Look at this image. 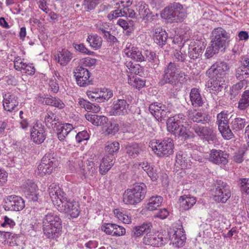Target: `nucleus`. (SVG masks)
<instances>
[{"label": "nucleus", "instance_id": "f257e3e1", "mask_svg": "<svg viewBox=\"0 0 249 249\" xmlns=\"http://www.w3.org/2000/svg\"><path fill=\"white\" fill-rule=\"evenodd\" d=\"M185 74L180 70V66L175 62H170L165 65L159 84L162 86L166 84L175 87L185 81Z\"/></svg>", "mask_w": 249, "mask_h": 249}, {"label": "nucleus", "instance_id": "9b49d317", "mask_svg": "<svg viewBox=\"0 0 249 249\" xmlns=\"http://www.w3.org/2000/svg\"><path fill=\"white\" fill-rule=\"evenodd\" d=\"M94 27L95 31L102 35L107 42L113 43L118 42L117 38L111 34L112 26L109 23L97 20L95 22Z\"/></svg>", "mask_w": 249, "mask_h": 249}, {"label": "nucleus", "instance_id": "ea45409f", "mask_svg": "<svg viewBox=\"0 0 249 249\" xmlns=\"http://www.w3.org/2000/svg\"><path fill=\"white\" fill-rule=\"evenodd\" d=\"M163 201V198L159 196L151 197L147 203V208L149 211H154L160 207Z\"/></svg>", "mask_w": 249, "mask_h": 249}, {"label": "nucleus", "instance_id": "864d4df0", "mask_svg": "<svg viewBox=\"0 0 249 249\" xmlns=\"http://www.w3.org/2000/svg\"><path fill=\"white\" fill-rule=\"evenodd\" d=\"M188 55L191 59H195L199 57L202 53L201 47H194L189 46L188 49Z\"/></svg>", "mask_w": 249, "mask_h": 249}, {"label": "nucleus", "instance_id": "c85d7f7f", "mask_svg": "<svg viewBox=\"0 0 249 249\" xmlns=\"http://www.w3.org/2000/svg\"><path fill=\"white\" fill-rule=\"evenodd\" d=\"M114 156L106 155L102 160L99 167V172L102 175L106 174L113 165Z\"/></svg>", "mask_w": 249, "mask_h": 249}, {"label": "nucleus", "instance_id": "680f3d73", "mask_svg": "<svg viewBox=\"0 0 249 249\" xmlns=\"http://www.w3.org/2000/svg\"><path fill=\"white\" fill-rule=\"evenodd\" d=\"M87 95L89 99L94 100L97 102H100V89H95L91 91H88Z\"/></svg>", "mask_w": 249, "mask_h": 249}, {"label": "nucleus", "instance_id": "0eeeda50", "mask_svg": "<svg viewBox=\"0 0 249 249\" xmlns=\"http://www.w3.org/2000/svg\"><path fill=\"white\" fill-rule=\"evenodd\" d=\"M54 153L46 154L41 160L37 167V174L43 176L46 174H50L57 166V160L53 156Z\"/></svg>", "mask_w": 249, "mask_h": 249}, {"label": "nucleus", "instance_id": "393cba45", "mask_svg": "<svg viewBox=\"0 0 249 249\" xmlns=\"http://www.w3.org/2000/svg\"><path fill=\"white\" fill-rule=\"evenodd\" d=\"M196 198L190 195L180 196L178 201L180 211L189 210L196 204Z\"/></svg>", "mask_w": 249, "mask_h": 249}, {"label": "nucleus", "instance_id": "ddd939ff", "mask_svg": "<svg viewBox=\"0 0 249 249\" xmlns=\"http://www.w3.org/2000/svg\"><path fill=\"white\" fill-rule=\"evenodd\" d=\"M130 108L128 101L124 99H118L113 102L109 113L110 115L125 116L129 113Z\"/></svg>", "mask_w": 249, "mask_h": 249}, {"label": "nucleus", "instance_id": "a211bd4d", "mask_svg": "<svg viewBox=\"0 0 249 249\" xmlns=\"http://www.w3.org/2000/svg\"><path fill=\"white\" fill-rule=\"evenodd\" d=\"M187 115L195 123L205 124L211 122V117L209 115L204 114L200 110L195 108H190L187 112Z\"/></svg>", "mask_w": 249, "mask_h": 249}, {"label": "nucleus", "instance_id": "09e8293b", "mask_svg": "<svg viewBox=\"0 0 249 249\" xmlns=\"http://www.w3.org/2000/svg\"><path fill=\"white\" fill-rule=\"evenodd\" d=\"M120 149V144L117 142H108L105 147L106 152L110 155L117 153Z\"/></svg>", "mask_w": 249, "mask_h": 249}, {"label": "nucleus", "instance_id": "79ce46f5", "mask_svg": "<svg viewBox=\"0 0 249 249\" xmlns=\"http://www.w3.org/2000/svg\"><path fill=\"white\" fill-rule=\"evenodd\" d=\"M83 159L79 152H74L71 156L69 162L74 168H81L83 166Z\"/></svg>", "mask_w": 249, "mask_h": 249}, {"label": "nucleus", "instance_id": "6e6552de", "mask_svg": "<svg viewBox=\"0 0 249 249\" xmlns=\"http://www.w3.org/2000/svg\"><path fill=\"white\" fill-rule=\"evenodd\" d=\"M215 186L213 199L217 202L225 203L231 196L229 186L221 180H217Z\"/></svg>", "mask_w": 249, "mask_h": 249}, {"label": "nucleus", "instance_id": "c9c22d12", "mask_svg": "<svg viewBox=\"0 0 249 249\" xmlns=\"http://www.w3.org/2000/svg\"><path fill=\"white\" fill-rule=\"evenodd\" d=\"M87 41L91 48L97 50L102 46L103 40L101 37L97 34H91L88 36Z\"/></svg>", "mask_w": 249, "mask_h": 249}, {"label": "nucleus", "instance_id": "f03ea898", "mask_svg": "<svg viewBox=\"0 0 249 249\" xmlns=\"http://www.w3.org/2000/svg\"><path fill=\"white\" fill-rule=\"evenodd\" d=\"M43 230L44 234L50 239L58 237L61 231V220L53 212L47 213L43 219Z\"/></svg>", "mask_w": 249, "mask_h": 249}, {"label": "nucleus", "instance_id": "c756f323", "mask_svg": "<svg viewBox=\"0 0 249 249\" xmlns=\"http://www.w3.org/2000/svg\"><path fill=\"white\" fill-rule=\"evenodd\" d=\"M230 124L233 132L240 133L243 132L247 122L245 118L236 117L232 119Z\"/></svg>", "mask_w": 249, "mask_h": 249}, {"label": "nucleus", "instance_id": "f8f14e48", "mask_svg": "<svg viewBox=\"0 0 249 249\" xmlns=\"http://www.w3.org/2000/svg\"><path fill=\"white\" fill-rule=\"evenodd\" d=\"M191 128L196 136L209 143L215 141L216 139V135L213 128L195 124L191 126Z\"/></svg>", "mask_w": 249, "mask_h": 249}, {"label": "nucleus", "instance_id": "423d86ee", "mask_svg": "<svg viewBox=\"0 0 249 249\" xmlns=\"http://www.w3.org/2000/svg\"><path fill=\"white\" fill-rule=\"evenodd\" d=\"M60 198V200L56 206L57 209L61 213L70 215L72 218L78 217L80 213L78 204L68 198L66 196Z\"/></svg>", "mask_w": 249, "mask_h": 249}, {"label": "nucleus", "instance_id": "e433bc0d", "mask_svg": "<svg viewBox=\"0 0 249 249\" xmlns=\"http://www.w3.org/2000/svg\"><path fill=\"white\" fill-rule=\"evenodd\" d=\"M143 60L142 61H147L154 63L153 67L156 68L158 64V59L156 53L151 50H143L142 53Z\"/></svg>", "mask_w": 249, "mask_h": 249}, {"label": "nucleus", "instance_id": "58836bf2", "mask_svg": "<svg viewBox=\"0 0 249 249\" xmlns=\"http://www.w3.org/2000/svg\"><path fill=\"white\" fill-rule=\"evenodd\" d=\"M137 11L143 20H148V18L151 17L152 13L150 12L148 5L144 3H139Z\"/></svg>", "mask_w": 249, "mask_h": 249}, {"label": "nucleus", "instance_id": "4c0bfd02", "mask_svg": "<svg viewBox=\"0 0 249 249\" xmlns=\"http://www.w3.org/2000/svg\"><path fill=\"white\" fill-rule=\"evenodd\" d=\"M78 104L81 107L84 108L89 112L98 113L100 111V107L98 105L91 104V103L83 99H79Z\"/></svg>", "mask_w": 249, "mask_h": 249}, {"label": "nucleus", "instance_id": "5fc2aeb1", "mask_svg": "<svg viewBox=\"0 0 249 249\" xmlns=\"http://www.w3.org/2000/svg\"><path fill=\"white\" fill-rule=\"evenodd\" d=\"M119 2L122 4V7H124V11L126 12V15H124V17H128L131 18H134L135 16V12L132 9L128 7L129 3H130L129 0L126 1L119 0ZM130 3H131V2H130Z\"/></svg>", "mask_w": 249, "mask_h": 249}, {"label": "nucleus", "instance_id": "2eb2a0df", "mask_svg": "<svg viewBox=\"0 0 249 249\" xmlns=\"http://www.w3.org/2000/svg\"><path fill=\"white\" fill-rule=\"evenodd\" d=\"M31 138L37 144L43 143L46 138L44 126L38 121L34 124L31 130Z\"/></svg>", "mask_w": 249, "mask_h": 249}, {"label": "nucleus", "instance_id": "6e6d98bb", "mask_svg": "<svg viewBox=\"0 0 249 249\" xmlns=\"http://www.w3.org/2000/svg\"><path fill=\"white\" fill-rule=\"evenodd\" d=\"M223 137L227 140H230L233 138L234 135L231 131V129L230 128L229 124L218 128Z\"/></svg>", "mask_w": 249, "mask_h": 249}, {"label": "nucleus", "instance_id": "9d476101", "mask_svg": "<svg viewBox=\"0 0 249 249\" xmlns=\"http://www.w3.org/2000/svg\"><path fill=\"white\" fill-rule=\"evenodd\" d=\"M230 70L229 64L223 61H218L214 63L207 71L206 74L209 77H220L225 78Z\"/></svg>", "mask_w": 249, "mask_h": 249}, {"label": "nucleus", "instance_id": "0e129e2a", "mask_svg": "<svg viewBox=\"0 0 249 249\" xmlns=\"http://www.w3.org/2000/svg\"><path fill=\"white\" fill-rule=\"evenodd\" d=\"M114 226L115 224L104 223L101 226V230L104 231L106 234L113 236Z\"/></svg>", "mask_w": 249, "mask_h": 249}, {"label": "nucleus", "instance_id": "e2e57ef3", "mask_svg": "<svg viewBox=\"0 0 249 249\" xmlns=\"http://www.w3.org/2000/svg\"><path fill=\"white\" fill-rule=\"evenodd\" d=\"M133 21L131 20L128 21L120 18L117 21V24L121 27L124 30H126L133 26Z\"/></svg>", "mask_w": 249, "mask_h": 249}, {"label": "nucleus", "instance_id": "4468645a", "mask_svg": "<svg viewBox=\"0 0 249 249\" xmlns=\"http://www.w3.org/2000/svg\"><path fill=\"white\" fill-rule=\"evenodd\" d=\"M25 207V202L19 196L11 195L5 200L4 208L6 211H19Z\"/></svg>", "mask_w": 249, "mask_h": 249}, {"label": "nucleus", "instance_id": "bf43d9fd", "mask_svg": "<svg viewBox=\"0 0 249 249\" xmlns=\"http://www.w3.org/2000/svg\"><path fill=\"white\" fill-rule=\"evenodd\" d=\"M219 49L215 46L213 43H211V46L207 47L205 53L206 58L212 57L214 54L218 53Z\"/></svg>", "mask_w": 249, "mask_h": 249}, {"label": "nucleus", "instance_id": "aec40b11", "mask_svg": "<svg viewBox=\"0 0 249 249\" xmlns=\"http://www.w3.org/2000/svg\"><path fill=\"white\" fill-rule=\"evenodd\" d=\"M228 155L221 150H211L209 160L212 163L221 165H225L228 162Z\"/></svg>", "mask_w": 249, "mask_h": 249}, {"label": "nucleus", "instance_id": "4d7b16f0", "mask_svg": "<svg viewBox=\"0 0 249 249\" xmlns=\"http://www.w3.org/2000/svg\"><path fill=\"white\" fill-rule=\"evenodd\" d=\"M97 60L95 58H91L90 57H87L81 59L80 60L79 64L78 67H82L84 68L85 67H91L95 65Z\"/></svg>", "mask_w": 249, "mask_h": 249}, {"label": "nucleus", "instance_id": "6ab92c4d", "mask_svg": "<svg viewBox=\"0 0 249 249\" xmlns=\"http://www.w3.org/2000/svg\"><path fill=\"white\" fill-rule=\"evenodd\" d=\"M3 98V107L5 110L11 112L18 105V97L15 92H6L2 93Z\"/></svg>", "mask_w": 249, "mask_h": 249}, {"label": "nucleus", "instance_id": "c03bdc74", "mask_svg": "<svg viewBox=\"0 0 249 249\" xmlns=\"http://www.w3.org/2000/svg\"><path fill=\"white\" fill-rule=\"evenodd\" d=\"M249 107V90H245L238 102V107L241 110H245Z\"/></svg>", "mask_w": 249, "mask_h": 249}, {"label": "nucleus", "instance_id": "3c124183", "mask_svg": "<svg viewBox=\"0 0 249 249\" xmlns=\"http://www.w3.org/2000/svg\"><path fill=\"white\" fill-rule=\"evenodd\" d=\"M235 76L237 79L240 81V82H243L249 77V72L241 66L236 69Z\"/></svg>", "mask_w": 249, "mask_h": 249}, {"label": "nucleus", "instance_id": "338daca9", "mask_svg": "<svg viewBox=\"0 0 249 249\" xmlns=\"http://www.w3.org/2000/svg\"><path fill=\"white\" fill-rule=\"evenodd\" d=\"M119 130V124L116 123H113L107 127L106 132L108 135H114Z\"/></svg>", "mask_w": 249, "mask_h": 249}, {"label": "nucleus", "instance_id": "603ef678", "mask_svg": "<svg viewBox=\"0 0 249 249\" xmlns=\"http://www.w3.org/2000/svg\"><path fill=\"white\" fill-rule=\"evenodd\" d=\"M173 119L174 118L172 117L168 119L167 123V129L169 132L176 135V132L179 129L181 125L176 121H174Z\"/></svg>", "mask_w": 249, "mask_h": 249}, {"label": "nucleus", "instance_id": "39448f33", "mask_svg": "<svg viewBox=\"0 0 249 249\" xmlns=\"http://www.w3.org/2000/svg\"><path fill=\"white\" fill-rule=\"evenodd\" d=\"M161 17L171 22H180L186 17V12L181 4L173 3L164 9Z\"/></svg>", "mask_w": 249, "mask_h": 249}, {"label": "nucleus", "instance_id": "20e7f679", "mask_svg": "<svg viewBox=\"0 0 249 249\" xmlns=\"http://www.w3.org/2000/svg\"><path fill=\"white\" fill-rule=\"evenodd\" d=\"M155 154L158 157H168L174 153V143L173 140L170 138H165L160 140H153L149 143Z\"/></svg>", "mask_w": 249, "mask_h": 249}, {"label": "nucleus", "instance_id": "4be33fe9", "mask_svg": "<svg viewBox=\"0 0 249 249\" xmlns=\"http://www.w3.org/2000/svg\"><path fill=\"white\" fill-rule=\"evenodd\" d=\"M191 105L195 108L202 107L205 103V99L197 88L191 89L189 95Z\"/></svg>", "mask_w": 249, "mask_h": 249}, {"label": "nucleus", "instance_id": "5701e85b", "mask_svg": "<svg viewBox=\"0 0 249 249\" xmlns=\"http://www.w3.org/2000/svg\"><path fill=\"white\" fill-rule=\"evenodd\" d=\"M163 238L161 236L149 233L144 236L142 242L147 246L158 247L163 244Z\"/></svg>", "mask_w": 249, "mask_h": 249}, {"label": "nucleus", "instance_id": "13d9d810", "mask_svg": "<svg viewBox=\"0 0 249 249\" xmlns=\"http://www.w3.org/2000/svg\"><path fill=\"white\" fill-rule=\"evenodd\" d=\"M244 87L243 82H239L235 85H233L231 89V94L235 98L240 92L241 90Z\"/></svg>", "mask_w": 249, "mask_h": 249}, {"label": "nucleus", "instance_id": "49530a36", "mask_svg": "<svg viewBox=\"0 0 249 249\" xmlns=\"http://www.w3.org/2000/svg\"><path fill=\"white\" fill-rule=\"evenodd\" d=\"M128 83L134 88L140 89L145 86V82L137 76H133L129 77Z\"/></svg>", "mask_w": 249, "mask_h": 249}, {"label": "nucleus", "instance_id": "774afa93", "mask_svg": "<svg viewBox=\"0 0 249 249\" xmlns=\"http://www.w3.org/2000/svg\"><path fill=\"white\" fill-rule=\"evenodd\" d=\"M170 112V110L168 107H166L165 105L161 106L160 111L157 114L156 118L158 119L165 118L168 113Z\"/></svg>", "mask_w": 249, "mask_h": 249}, {"label": "nucleus", "instance_id": "a19ab883", "mask_svg": "<svg viewBox=\"0 0 249 249\" xmlns=\"http://www.w3.org/2000/svg\"><path fill=\"white\" fill-rule=\"evenodd\" d=\"M229 115L227 111H222L217 114L216 116V124L218 128L229 124Z\"/></svg>", "mask_w": 249, "mask_h": 249}, {"label": "nucleus", "instance_id": "412c9836", "mask_svg": "<svg viewBox=\"0 0 249 249\" xmlns=\"http://www.w3.org/2000/svg\"><path fill=\"white\" fill-rule=\"evenodd\" d=\"M124 53L127 57L136 61L142 62L143 60V52L130 43H126Z\"/></svg>", "mask_w": 249, "mask_h": 249}, {"label": "nucleus", "instance_id": "052dcab7", "mask_svg": "<svg viewBox=\"0 0 249 249\" xmlns=\"http://www.w3.org/2000/svg\"><path fill=\"white\" fill-rule=\"evenodd\" d=\"M240 181V190L242 193L249 195V178H242Z\"/></svg>", "mask_w": 249, "mask_h": 249}, {"label": "nucleus", "instance_id": "a878e982", "mask_svg": "<svg viewBox=\"0 0 249 249\" xmlns=\"http://www.w3.org/2000/svg\"><path fill=\"white\" fill-rule=\"evenodd\" d=\"M139 166L145 171L153 181H156L159 178V168L154 165H151L147 162H141Z\"/></svg>", "mask_w": 249, "mask_h": 249}, {"label": "nucleus", "instance_id": "dca6fc26", "mask_svg": "<svg viewBox=\"0 0 249 249\" xmlns=\"http://www.w3.org/2000/svg\"><path fill=\"white\" fill-rule=\"evenodd\" d=\"M78 85L80 87H86L90 84L89 80L90 72L85 68L77 67L73 71Z\"/></svg>", "mask_w": 249, "mask_h": 249}, {"label": "nucleus", "instance_id": "2f4dec72", "mask_svg": "<svg viewBox=\"0 0 249 249\" xmlns=\"http://www.w3.org/2000/svg\"><path fill=\"white\" fill-rule=\"evenodd\" d=\"M72 58V53L67 50H62L58 53L55 59L60 65L64 66L69 63Z\"/></svg>", "mask_w": 249, "mask_h": 249}, {"label": "nucleus", "instance_id": "bb28decb", "mask_svg": "<svg viewBox=\"0 0 249 249\" xmlns=\"http://www.w3.org/2000/svg\"><path fill=\"white\" fill-rule=\"evenodd\" d=\"M153 38L156 43L162 47L167 42L168 35L165 30L161 28H157L154 31Z\"/></svg>", "mask_w": 249, "mask_h": 249}, {"label": "nucleus", "instance_id": "8fccbe9b", "mask_svg": "<svg viewBox=\"0 0 249 249\" xmlns=\"http://www.w3.org/2000/svg\"><path fill=\"white\" fill-rule=\"evenodd\" d=\"M113 95V91L109 89L103 88L100 89V102L108 101Z\"/></svg>", "mask_w": 249, "mask_h": 249}, {"label": "nucleus", "instance_id": "de8ad7c7", "mask_svg": "<svg viewBox=\"0 0 249 249\" xmlns=\"http://www.w3.org/2000/svg\"><path fill=\"white\" fill-rule=\"evenodd\" d=\"M176 137L181 138V140H186L189 139L194 138L195 134L190 131H187L186 128L182 126L177 132Z\"/></svg>", "mask_w": 249, "mask_h": 249}, {"label": "nucleus", "instance_id": "7c9ffc66", "mask_svg": "<svg viewBox=\"0 0 249 249\" xmlns=\"http://www.w3.org/2000/svg\"><path fill=\"white\" fill-rule=\"evenodd\" d=\"M44 122L48 128L54 129L59 123V118L56 114L50 111L45 115Z\"/></svg>", "mask_w": 249, "mask_h": 249}, {"label": "nucleus", "instance_id": "cd10ccee", "mask_svg": "<svg viewBox=\"0 0 249 249\" xmlns=\"http://www.w3.org/2000/svg\"><path fill=\"white\" fill-rule=\"evenodd\" d=\"M186 239V235L183 231V229L180 228L175 231L171 240L174 245L176 247L179 248L184 245Z\"/></svg>", "mask_w": 249, "mask_h": 249}, {"label": "nucleus", "instance_id": "a18cd8bd", "mask_svg": "<svg viewBox=\"0 0 249 249\" xmlns=\"http://www.w3.org/2000/svg\"><path fill=\"white\" fill-rule=\"evenodd\" d=\"M126 153L130 158H135L140 154L141 149L139 145L136 143H133L126 147Z\"/></svg>", "mask_w": 249, "mask_h": 249}, {"label": "nucleus", "instance_id": "1a4fd4ad", "mask_svg": "<svg viewBox=\"0 0 249 249\" xmlns=\"http://www.w3.org/2000/svg\"><path fill=\"white\" fill-rule=\"evenodd\" d=\"M230 35L221 27L214 28L211 36V43H213L219 49H224L229 42Z\"/></svg>", "mask_w": 249, "mask_h": 249}, {"label": "nucleus", "instance_id": "f704fd0d", "mask_svg": "<svg viewBox=\"0 0 249 249\" xmlns=\"http://www.w3.org/2000/svg\"><path fill=\"white\" fill-rule=\"evenodd\" d=\"M211 79V89L218 92L221 91L222 89L225 87V80L224 78L217 77H210Z\"/></svg>", "mask_w": 249, "mask_h": 249}, {"label": "nucleus", "instance_id": "69168bd1", "mask_svg": "<svg viewBox=\"0 0 249 249\" xmlns=\"http://www.w3.org/2000/svg\"><path fill=\"white\" fill-rule=\"evenodd\" d=\"M161 106H163L161 103H154L151 104L149 107V111L155 118L157 114L160 111Z\"/></svg>", "mask_w": 249, "mask_h": 249}, {"label": "nucleus", "instance_id": "f3484780", "mask_svg": "<svg viewBox=\"0 0 249 249\" xmlns=\"http://www.w3.org/2000/svg\"><path fill=\"white\" fill-rule=\"evenodd\" d=\"M192 149H187L178 152L176 155V163L179 164L182 168H189L192 163Z\"/></svg>", "mask_w": 249, "mask_h": 249}, {"label": "nucleus", "instance_id": "7ed1b4c3", "mask_svg": "<svg viewBox=\"0 0 249 249\" xmlns=\"http://www.w3.org/2000/svg\"><path fill=\"white\" fill-rule=\"evenodd\" d=\"M146 192L147 187L144 183H136L124 191L123 201L126 205H136L145 198Z\"/></svg>", "mask_w": 249, "mask_h": 249}, {"label": "nucleus", "instance_id": "b1692460", "mask_svg": "<svg viewBox=\"0 0 249 249\" xmlns=\"http://www.w3.org/2000/svg\"><path fill=\"white\" fill-rule=\"evenodd\" d=\"M48 193L53 204L56 206L60 200V197L66 196V194L62 192L56 184L53 183L48 188Z\"/></svg>", "mask_w": 249, "mask_h": 249}, {"label": "nucleus", "instance_id": "37998d69", "mask_svg": "<svg viewBox=\"0 0 249 249\" xmlns=\"http://www.w3.org/2000/svg\"><path fill=\"white\" fill-rule=\"evenodd\" d=\"M120 2H119V1L116 3V5H119L118 7H116L117 9L111 11L108 14L107 18L109 20H111L118 17H124V15H126V12L123 10L124 7H122V5H120Z\"/></svg>", "mask_w": 249, "mask_h": 249}, {"label": "nucleus", "instance_id": "72a5a7b5", "mask_svg": "<svg viewBox=\"0 0 249 249\" xmlns=\"http://www.w3.org/2000/svg\"><path fill=\"white\" fill-rule=\"evenodd\" d=\"M40 101L43 104L53 106L59 109H62L65 107L63 101L58 98L42 97Z\"/></svg>", "mask_w": 249, "mask_h": 249}, {"label": "nucleus", "instance_id": "473e14b6", "mask_svg": "<svg viewBox=\"0 0 249 249\" xmlns=\"http://www.w3.org/2000/svg\"><path fill=\"white\" fill-rule=\"evenodd\" d=\"M85 117L88 121L97 126L103 125L108 121L107 117L105 116H98L96 114H87L85 115Z\"/></svg>", "mask_w": 249, "mask_h": 249}]
</instances>
